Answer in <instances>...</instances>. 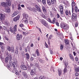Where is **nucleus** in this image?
Returning <instances> with one entry per match:
<instances>
[{
    "label": "nucleus",
    "mask_w": 79,
    "mask_h": 79,
    "mask_svg": "<svg viewBox=\"0 0 79 79\" xmlns=\"http://www.w3.org/2000/svg\"><path fill=\"white\" fill-rule=\"evenodd\" d=\"M11 4L10 0H6V2H2L1 3V5L4 7H5L6 6L9 7V6H11Z\"/></svg>",
    "instance_id": "nucleus-1"
},
{
    "label": "nucleus",
    "mask_w": 79,
    "mask_h": 79,
    "mask_svg": "<svg viewBox=\"0 0 79 79\" xmlns=\"http://www.w3.org/2000/svg\"><path fill=\"white\" fill-rule=\"evenodd\" d=\"M60 26L61 28L65 29V30H68L69 29V25L64 23H62L60 24Z\"/></svg>",
    "instance_id": "nucleus-2"
},
{
    "label": "nucleus",
    "mask_w": 79,
    "mask_h": 79,
    "mask_svg": "<svg viewBox=\"0 0 79 79\" xmlns=\"http://www.w3.org/2000/svg\"><path fill=\"white\" fill-rule=\"evenodd\" d=\"M59 8L60 9V16L62 17H63V16H64V15H63V6H60Z\"/></svg>",
    "instance_id": "nucleus-3"
},
{
    "label": "nucleus",
    "mask_w": 79,
    "mask_h": 79,
    "mask_svg": "<svg viewBox=\"0 0 79 79\" xmlns=\"http://www.w3.org/2000/svg\"><path fill=\"white\" fill-rule=\"evenodd\" d=\"M35 69H36V67H34V69H32L31 70L30 74L31 75L33 76L35 75L36 74V72L35 71Z\"/></svg>",
    "instance_id": "nucleus-4"
},
{
    "label": "nucleus",
    "mask_w": 79,
    "mask_h": 79,
    "mask_svg": "<svg viewBox=\"0 0 79 79\" xmlns=\"http://www.w3.org/2000/svg\"><path fill=\"white\" fill-rule=\"evenodd\" d=\"M12 57L10 55L8 56L7 57H6L5 58V61L6 63H7L8 62V60H12Z\"/></svg>",
    "instance_id": "nucleus-5"
},
{
    "label": "nucleus",
    "mask_w": 79,
    "mask_h": 79,
    "mask_svg": "<svg viewBox=\"0 0 79 79\" xmlns=\"http://www.w3.org/2000/svg\"><path fill=\"white\" fill-rule=\"evenodd\" d=\"M40 22H41V23L43 24L44 26H48V23H47L46 22V21L44 19H40Z\"/></svg>",
    "instance_id": "nucleus-6"
},
{
    "label": "nucleus",
    "mask_w": 79,
    "mask_h": 79,
    "mask_svg": "<svg viewBox=\"0 0 79 79\" xmlns=\"http://www.w3.org/2000/svg\"><path fill=\"white\" fill-rule=\"evenodd\" d=\"M77 15L76 14L73 13L72 15V19L73 20V21H75L76 19V18H77Z\"/></svg>",
    "instance_id": "nucleus-7"
},
{
    "label": "nucleus",
    "mask_w": 79,
    "mask_h": 79,
    "mask_svg": "<svg viewBox=\"0 0 79 79\" xmlns=\"http://www.w3.org/2000/svg\"><path fill=\"white\" fill-rule=\"evenodd\" d=\"M18 64V61L16 60H15L14 61V62L12 63V65L14 68H15V66H17Z\"/></svg>",
    "instance_id": "nucleus-8"
},
{
    "label": "nucleus",
    "mask_w": 79,
    "mask_h": 79,
    "mask_svg": "<svg viewBox=\"0 0 79 79\" xmlns=\"http://www.w3.org/2000/svg\"><path fill=\"white\" fill-rule=\"evenodd\" d=\"M0 15L1 16L0 17V19L2 21H3L5 19V15L3 14H0Z\"/></svg>",
    "instance_id": "nucleus-9"
},
{
    "label": "nucleus",
    "mask_w": 79,
    "mask_h": 79,
    "mask_svg": "<svg viewBox=\"0 0 79 79\" xmlns=\"http://www.w3.org/2000/svg\"><path fill=\"white\" fill-rule=\"evenodd\" d=\"M52 37H53V36H52V35H49L48 38V44L49 45H50V40L52 39Z\"/></svg>",
    "instance_id": "nucleus-10"
},
{
    "label": "nucleus",
    "mask_w": 79,
    "mask_h": 79,
    "mask_svg": "<svg viewBox=\"0 0 79 79\" xmlns=\"http://www.w3.org/2000/svg\"><path fill=\"white\" fill-rule=\"evenodd\" d=\"M65 14L67 15H68L69 17L71 16V14L70 11H68V10H66L65 11Z\"/></svg>",
    "instance_id": "nucleus-11"
},
{
    "label": "nucleus",
    "mask_w": 79,
    "mask_h": 79,
    "mask_svg": "<svg viewBox=\"0 0 79 79\" xmlns=\"http://www.w3.org/2000/svg\"><path fill=\"white\" fill-rule=\"evenodd\" d=\"M19 14V12L18 11L16 10V11H15L13 14L12 15V17H15V16H16L17 15Z\"/></svg>",
    "instance_id": "nucleus-12"
},
{
    "label": "nucleus",
    "mask_w": 79,
    "mask_h": 79,
    "mask_svg": "<svg viewBox=\"0 0 79 79\" xmlns=\"http://www.w3.org/2000/svg\"><path fill=\"white\" fill-rule=\"evenodd\" d=\"M22 37H23V35H19V34H18L16 36V39L17 40H20V39H22Z\"/></svg>",
    "instance_id": "nucleus-13"
},
{
    "label": "nucleus",
    "mask_w": 79,
    "mask_h": 79,
    "mask_svg": "<svg viewBox=\"0 0 79 79\" xmlns=\"http://www.w3.org/2000/svg\"><path fill=\"white\" fill-rule=\"evenodd\" d=\"M20 67L21 69L23 70H26V69H27V66H26V65H22L20 66Z\"/></svg>",
    "instance_id": "nucleus-14"
},
{
    "label": "nucleus",
    "mask_w": 79,
    "mask_h": 79,
    "mask_svg": "<svg viewBox=\"0 0 79 79\" xmlns=\"http://www.w3.org/2000/svg\"><path fill=\"white\" fill-rule=\"evenodd\" d=\"M35 7L36 10H37L39 12H41L42 11L41 10H40V8L37 6V5H36Z\"/></svg>",
    "instance_id": "nucleus-15"
},
{
    "label": "nucleus",
    "mask_w": 79,
    "mask_h": 79,
    "mask_svg": "<svg viewBox=\"0 0 79 79\" xmlns=\"http://www.w3.org/2000/svg\"><path fill=\"white\" fill-rule=\"evenodd\" d=\"M22 74L25 78H27V77H28V75H27V73H26V72H22Z\"/></svg>",
    "instance_id": "nucleus-16"
},
{
    "label": "nucleus",
    "mask_w": 79,
    "mask_h": 79,
    "mask_svg": "<svg viewBox=\"0 0 79 79\" xmlns=\"http://www.w3.org/2000/svg\"><path fill=\"white\" fill-rule=\"evenodd\" d=\"M19 18H20V16H19L18 15L16 17H15L14 19V21H18V20H19Z\"/></svg>",
    "instance_id": "nucleus-17"
},
{
    "label": "nucleus",
    "mask_w": 79,
    "mask_h": 79,
    "mask_svg": "<svg viewBox=\"0 0 79 79\" xmlns=\"http://www.w3.org/2000/svg\"><path fill=\"white\" fill-rule=\"evenodd\" d=\"M69 56L70 58V59L71 60H72V61H74V57H73V55H71V54H69Z\"/></svg>",
    "instance_id": "nucleus-18"
},
{
    "label": "nucleus",
    "mask_w": 79,
    "mask_h": 79,
    "mask_svg": "<svg viewBox=\"0 0 79 79\" xmlns=\"http://www.w3.org/2000/svg\"><path fill=\"white\" fill-rule=\"evenodd\" d=\"M42 9L43 10V12H44V13L47 12V10H46V9H45V7L44 6H42Z\"/></svg>",
    "instance_id": "nucleus-19"
},
{
    "label": "nucleus",
    "mask_w": 79,
    "mask_h": 79,
    "mask_svg": "<svg viewBox=\"0 0 79 79\" xmlns=\"http://www.w3.org/2000/svg\"><path fill=\"white\" fill-rule=\"evenodd\" d=\"M16 27H17V25H15L14 26L13 28V30L14 32H16L17 31V28Z\"/></svg>",
    "instance_id": "nucleus-20"
},
{
    "label": "nucleus",
    "mask_w": 79,
    "mask_h": 79,
    "mask_svg": "<svg viewBox=\"0 0 79 79\" xmlns=\"http://www.w3.org/2000/svg\"><path fill=\"white\" fill-rule=\"evenodd\" d=\"M40 79H49L48 77H44L43 76H40Z\"/></svg>",
    "instance_id": "nucleus-21"
},
{
    "label": "nucleus",
    "mask_w": 79,
    "mask_h": 79,
    "mask_svg": "<svg viewBox=\"0 0 79 79\" xmlns=\"http://www.w3.org/2000/svg\"><path fill=\"white\" fill-rule=\"evenodd\" d=\"M58 74L59 76H60L61 75V73H62V70H61L59 69L58 70Z\"/></svg>",
    "instance_id": "nucleus-22"
},
{
    "label": "nucleus",
    "mask_w": 79,
    "mask_h": 79,
    "mask_svg": "<svg viewBox=\"0 0 79 79\" xmlns=\"http://www.w3.org/2000/svg\"><path fill=\"white\" fill-rule=\"evenodd\" d=\"M76 6V3L74 2H73L72 3V7H74Z\"/></svg>",
    "instance_id": "nucleus-23"
},
{
    "label": "nucleus",
    "mask_w": 79,
    "mask_h": 79,
    "mask_svg": "<svg viewBox=\"0 0 79 79\" xmlns=\"http://www.w3.org/2000/svg\"><path fill=\"white\" fill-rule=\"evenodd\" d=\"M6 12H7L8 13H9V12H10V9L9 7H8L6 9Z\"/></svg>",
    "instance_id": "nucleus-24"
},
{
    "label": "nucleus",
    "mask_w": 79,
    "mask_h": 79,
    "mask_svg": "<svg viewBox=\"0 0 79 79\" xmlns=\"http://www.w3.org/2000/svg\"><path fill=\"white\" fill-rule=\"evenodd\" d=\"M26 55V58L27 59H29V55L28 53H26L25 54Z\"/></svg>",
    "instance_id": "nucleus-25"
},
{
    "label": "nucleus",
    "mask_w": 79,
    "mask_h": 79,
    "mask_svg": "<svg viewBox=\"0 0 79 79\" xmlns=\"http://www.w3.org/2000/svg\"><path fill=\"white\" fill-rule=\"evenodd\" d=\"M65 43L66 45H68L69 44V40H64Z\"/></svg>",
    "instance_id": "nucleus-26"
},
{
    "label": "nucleus",
    "mask_w": 79,
    "mask_h": 79,
    "mask_svg": "<svg viewBox=\"0 0 79 79\" xmlns=\"http://www.w3.org/2000/svg\"><path fill=\"white\" fill-rule=\"evenodd\" d=\"M12 60H9V64L10 66H12V64L13 63H12V61H11Z\"/></svg>",
    "instance_id": "nucleus-27"
},
{
    "label": "nucleus",
    "mask_w": 79,
    "mask_h": 79,
    "mask_svg": "<svg viewBox=\"0 0 79 79\" xmlns=\"http://www.w3.org/2000/svg\"><path fill=\"white\" fill-rule=\"evenodd\" d=\"M47 3L49 5H51V2L50 0H47Z\"/></svg>",
    "instance_id": "nucleus-28"
},
{
    "label": "nucleus",
    "mask_w": 79,
    "mask_h": 79,
    "mask_svg": "<svg viewBox=\"0 0 79 79\" xmlns=\"http://www.w3.org/2000/svg\"><path fill=\"white\" fill-rule=\"evenodd\" d=\"M51 3L52 4H54L56 3V0H51Z\"/></svg>",
    "instance_id": "nucleus-29"
},
{
    "label": "nucleus",
    "mask_w": 79,
    "mask_h": 79,
    "mask_svg": "<svg viewBox=\"0 0 79 79\" xmlns=\"http://www.w3.org/2000/svg\"><path fill=\"white\" fill-rule=\"evenodd\" d=\"M75 71L76 72H79V67H77L75 69Z\"/></svg>",
    "instance_id": "nucleus-30"
},
{
    "label": "nucleus",
    "mask_w": 79,
    "mask_h": 79,
    "mask_svg": "<svg viewBox=\"0 0 79 79\" xmlns=\"http://www.w3.org/2000/svg\"><path fill=\"white\" fill-rule=\"evenodd\" d=\"M4 24L5 25H6L7 26H8L10 24V23L8 22H4Z\"/></svg>",
    "instance_id": "nucleus-31"
},
{
    "label": "nucleus",
    "mask_w": 79,
    "mask_h": 79,
    "mask_svg": "<svg viewBox=\"0 0 79 79\" xmlns=\"http://www.w3.org/2000/svg\"><path fill=\"white\" fill-rule=\"evenodd\" d=\"M0 47H1V48H2V50H3V49H5V44H4L2 46Z\"/></svg>",
    "instance_id": "nucleus-32"
},
{
    "label": "nucleus",
    "mask_w": 79,
    "mask_h": 79,
    "mask_svg": "<svg viewBox=\"0 0 79 79\" xmlns=\"http://www.w3.org/2000/svg\"><path fill=\"white\" fill-rule=\"evenodd\" d=\"M41 15L43 18H44V19H46V16H45L43 13H41Z\"/></svg>",
    "instance_id": "nucleus-33"
},
{
    "label": "nucleus",
    "mask_w": 79,
    "mask_h": 79,
    "mask_svg": "<svg viewBox=\"0 0 79 79\" xmlns=\"http://www.w3.org/2000/svg\"><path fill=\"white\" fill-rule=\"evenodd\" d=\"M25 17L26 19H27L29 18V15L27 14H25Z\"/></svg>",
    "instance_id": "nucleus-34"
},
{
    "label": "nucleus",
    "mask_w": 79,
    "mask_h": 79,
    "mask_svg": "<svg viewBox=\"0 0 79 79\" xmlns=\"http://www.w3.org/2000/svg\"><path fill=\"white\" fill-rule=\"evenodd\" d=\"M7 48L8 50V51H11V47H10L8 46L7 47Z\"/></svg>",
    "instance_id": "nucleus-35"
},
{
    "label": "nucleus",
    "mask_w": 79,
    "mask_h": 79,
    "mask_svg": "<svg viewBox=\"0 0 79 79\" xmlns=\"http://www.w3.org/2000/svg\"><path fill=\"white\" fill-rule=\"evenodd\" d=\"M55 19L54 18L53 20H52V21H51V23H52V24H55Z\"/></svg>",
    "instance_id": "nucleus-36"
},
{
    "label": "nucleus",
    "mask_w": 79,
    "mask_h": 79,
    "mask_svg": "<svg viewBox=\"0 0 79 79\" xmlns=\"http://www.w3.org/2000/svg\"><path fill=\"white\" fill-rule=\"evenodd\" d=\"M36 53L37 54V56H39V50L38 49L36 50Z\"/></svg>",
    "instance_id": "nucleus-37"
},
{
    "label": "nucleus",
    "mask_w": 79,
    "mask_h": 79,
    "mask_svg": "<svg viewBox=\"0 0 79 79\" xmlns=\"http://www.w3.org/2000/svg\"><path fill=\"white\" fill-rule=\"evenodd\" d=\"M38 60H39L40 62V63H44V61L43 60H42V59H40V58H39Z\"/></svg>",
    "instance_id": "nucleus-38"
},
{
    "label": "nucleus",
    "mask_w": 79,
    "mask_h": 79,
    "mask_svg": "<svg viewBox=\"0 0 79 79\" xmlns=\"http://www.w3.org/2000/svg\"><path fill=\"white\" fill-rule=\"evenodd\" d=\"M14 71L15 74H16V75H18V70H15Z\"/></svg>",
    "instance_id": "nucleus-39"
},
{
    "label": "nucleus",
    "mask_w": 79,
    "mask_h": 79,
    "mask_svg": "<svg viewBox=\"0 0 79 79\" xmlns=\"http://www.w3.org/2000/svg\"><path fill=\"white\" fill-rule=\"evenodd\" d=\"M42 2L43 4L45 5L46 4V0H42Z\"/></svg>",
    "instance_id": "nucleus-40"
},
{
    "label": "nucleus",
    "mask_w": 79,
    "mask_h": 79,
    "mask_svg": "<svg viewBox=\"0 0 79 79\" xmlns=\"http://www.w3.org/2000/svg\"><path fill=\"white\" fill-rule=\"evenodd\" d=\"M64 73H66V72H67V69L66 68V67H65L64 69Z\"/></svg>",
    "instance_id": "nucleus-41"
},
{
    "label": "nucleus",
    "mask_w": 79,
    "mask_h": 79,
    "mask_svg": "<svg viewBox=\"0 0 79 79\" xmlns=\"http://www.w3.org/2000/svg\"><path fill=\"white\" fill-rule=\"evenodd\" d=\"M27 9L29 10H31V11H32L33 10V9L30 7H27Z\"/></svg>",
    "instance_id": "nucleus-42"
},
{
    "label": "nucleus",
    "mask_w": 79,
    "mask_h": 79,
    "mask_svg": "<svg viewBox=\"0 0 79 79\" xmlns=\"http://www.w3.org/2000/svg\"><path fill=\"white\" fill-rule=\"evenodd\" d=\"M15 55H17V54L18 53V49H15Z\"/></svg>",
    "instance_id": "nucleus-43"
},
{
    "label": "nucleus",
    "mask_w": 79,
    "mask_h": 79,
    "mask_svg": "<svg viewBox=\"0 0 79 79\" xmlns=\"http://www.w3.org/2000/svg\"><path fill=\"white\" fill-rule=\"evenodd\" d=\"M36 28L37 29H38V30H39V31L40 32L42 33V31H41V29H40V28H39V27H36Z\"/></svg>",
    "instance_id": "nucleus-44"
},
{
    "label": "nucleus",
    "mask_w": 79,
    "mask_h": 79,
    "mask_svg": "<svg viewBox=\"0 0 79 79\" xmlns=\"http://www.w3.org/2000/svg\"><path fill=\"white\" fill-rule=\"evenodd\" d=\"M10 31L11 32H13L14 31L13 30V28L10 27Z\"/></svg>",
    "instance_id": "nucleus-45"
},
{
    "label": "nucleus",
    "mask_w": 79,
    "mask_h": 79,
    "mask_svg": "<svg viewBox=\"0 0 79 79\" xmlns=\"http://www.w3.org/2000/svg\"><path fill=\"white\" fill-rule=\"evenodd\" d=\"M64 64L65 65V66L66 67L68 66V62L66 61L64 62Z\"/></svg>",
    "instance_id": "nucleus-46"
},
{
    "label": "nucleus",
    "mask_w": 79,
    "mask_h": 79,
    "mask_svg": "<svg viewBox=\"0 0 79 79\" xmlns=\"http://www.w3.org/2000/svg\"><path fill=\"white\" fill-rule=\"evenodd\" d=\"M65 4L66 5H68V4L69 3L68 2V1H65Z\"/></svg>",
    "instance_id": "nucleus-47"
},
{
    "label": "nucleus",
    "mask_w": 79,
    "mask_h": 79,
    "mask_svg": "<svg viewBox=\"0 0 79 79\" xmlns=\"http://www.w3.org/2000/svg\"><path fill=\"white\" fill-rule=\"evenodd\" d=\"M75 12H77V7L75 6Z\"/></svg>",
    "instance_id": "nucleus-48"
},
{
    "label": "nucleus",
    "mask_w": 79,
    "mask_h": 79,
    "mask_svg": "<svg viewBox=\"0 0 79 79\" xmlns=\"http://www.w3.org/2000/svg\"><path fill=\"white\" fill-rule=\"evenodd\" d=\"M60 49L61 50H62L63 49V45H61Z\"/></svg>",
    "instance_id": "nucleus-49"
},
{
    "label": "nucleus",
    "mask_w": 79,
    "mask_h": 79,
    "mask_svg": "<svg viewBox=\"0 0 79 79\" xmlns=\"http://www.w3.org/2000/svg\"><path fill=\"white\" fill-rule=\"evenodd\" d=\"M47 20L48 21L49 23H52V21H51V20L50 19H49V18L48 19H47Z\"/></svg>",
    "instance_id": "nucleus-50"
},
{
    "label": "nucleus",
    "mask_w": 79,
    "mask_h": 79,
    "mask_svg": "<svg viewBox=\"0 0 79 79\" xmlns=\"http://www.w3.org/2000/svg\"><path fill=\"white\" fill-rule=\"evenodd\" d=\"M35 66H36V67H37V68H39V63H36L35 64Z\"/></svg>",
    "instance_id": "nucleus-51"
},
{
    "label": "nucleus",
    "mask_w": 79,
    "mask_h": 79,
    "mask_svg": "<svg viewBox=\"0 0 79 79\" xmlns=\"http://www.w3.org/2000/svg\"><path fill=\"white\" fill-rule=\"evenodd\" d=\"M23 35H27V33H26V32H23Z\"/></svg>",
    "instance_id": "nucleus-52"
},
{
    "label": "nucleus",
    "mask_w": 79,
    "mask_h": 79,
    "mask_svg": "<svg viewBox=\"0 0 79 79\" xmlns=\"http://www.w3.org/2000/svg\"><path fill=\"white\" fill-rule=\"evenodd\" d=\"M78 76H79V73H76L75 74V76L77 77Z\"/></svg>",
    "instance_id": "nucleus-53"
},
{
    "label": "nucleus",
    "mask_w": 79,
    "mask_h": 79,
    "mask_svg": "<svg viewBox=\"0 0 79 79\" xmlns=\"http://www.w3.org/2000/svg\"><path fill=\"white\" fill-rule=\"evenodd\" d=\"M25 24H27V23H28V21H27V20H25Z\"/></svg>",
    "instance_id": "nucleus-54"
},
{
    "label": "nucleus",
    "mask_w": 79,
    "mask_h": 79,
    "mask_svg": "<svg viewBox=\"0 0 79 79\" xmlns=\"http://www.w3.org/2000/svg\"><path fill=\"white\" fill-rule=\"evenodd\" d=\"M24 46H25V44L24 43H23L22 44V47L23 48L24 47Z\"/></svg>",
    "instance_id": "nucleus-55"
},
{
    "label": "nucleus",
    "mask_w": 79,
    "mask_h": 79,
    "mask_svg": "<svg viewBox=\"0 0 79 79\" xmlns=\"http://www.w3.org/2000/svg\"><path fill=\"white\" fill-rule=\"evenodd\" d=\"M21 54L22 55H24V52L23 51H22L21 52Z\"/></svg>",
    "instance_id": "nucleus-56"
},
{
    "label": "nucleus",
    "mask_w": 79,
    "mask_h": 79,
    "mask_svg": "<svg viewBox=\"0 0 79 79\" xmlns=\"http://www.w3.org/2000/svg\"><path fill=\"white\" fill-rule=\"evenodd\" d=\"M56 26H58V27L60 26L59 25V23H58L56 22Z\"/></svg>",
    "instance_id": "nucleus-57"
},
{
    "label": "nucleus",
    "mask_w": 79,
    "mask_h": 79,
    "mask_svg": "<svg viewBox=\"0 0 79 79\" xmlns=\"http://www.w3.org/2000/svg\"><path fill=\"white\" fill-rule=\"evenodd\" d=\"M57 18H60V15H59V14H57Z\"/></svg>",
    "instance_id": "nucleus-58"
},
{
    "label": "nucleus",
    "mask_w": 79,
    "mask_h": 79,
    "mask_svg": "<svg viewBox=\"0 0 79 79\" xmlns=\"http://www.w3.org/2000/svg\"><path fill=\"white\" fill-rule=\"evenodd\" d=\"M33 22L30 21V24H33Z\"/></svg>",
    "instance_id": "nucleus-59"
},
{
    "label": "nucleus",
    "mask_w": 79,
    "mask_h": 79,
    "mask_svg": "<svg viewBox=\"0 0 79 79\" xmlns=\"http://www.w3.org/2000/svg\"><path fill=\"white\" fill-rule=\"evenodd\" d=\"M75 26L76 27H77L78 26V23H76L75 24Z\"/></svg>",
    "instance_id": "nucleus-60"
},
{
    "label": "nucleus",
    "mask_w": 79,
    "mask_h": 79,
    "mask_svg": "<svg viewBox=\"0 0 79 79\" xmlns=\"http://www.w3.org/2000/svg\"><path fill=\"white\" fill-rule=\"evenodd\" d=\"M3 29L4 30H7V28H6V27H3Z\"/></svg>",
    "instance_id": "nucleus-61"
},
{
    "label": "nucleus",
    "mask_w": 79,
    "mask_h": 79,
    "mask_svg": "<svg viewBox=\"0 0 79 79\" xmlns=\"http://www.w3.org/2000/svg\"><path fill=\"white\" fill-rule=\"evenodd\" d=\"M18 10H21V7H18Z\"/></svg>",
    "instance_id": "nucleus-62"
},
{
    "label": "nucleus",
    "mask_w": 79,
    "mask_h": 79,
    "mask_svg": "<svg viewBox=\"0 0 79 79\" xmlns=\"http://www.w3.org/2000/svg\"><path fill=\"white\" fill-rule=\"evenodd\" d=\"M75 60L76 61H78V58H77V57H76L75 58Z\"/></svg>",
    "instance_id": "nucleus-63"
},
{
    "label": "nucleus",
    "mask_w": 79,
    "mask_h": 79,
    "mask_svg": "<svg viewBox=\"0 0 79 79\" xmlns=\"http://www.w3.org/2000/svg\"><path fill=\"white\" fill-rule=\"evenodd\" d=\"M31 61H33L34 60V58L32 57H31Z\"/></svg>",
    "instance_id": "nucleus-64"
}]
</instances>
